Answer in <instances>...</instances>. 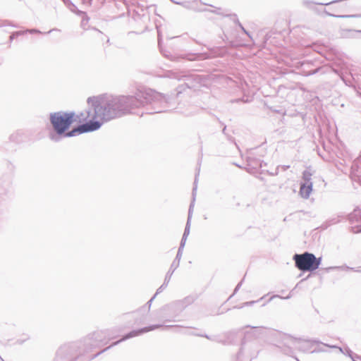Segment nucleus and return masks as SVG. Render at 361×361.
Here are the masks:
<instances>
[{"label":"nucleus","mask_w":361,"mask_h":361,"mask_svg":"<svg viewBox=\"0 0 361 361\" xmlns=\"http://www.w3.org/2000/svg\"><path fill=\"white\" fill-rule=\"evenodd\" d=\"M87 104L90 109L87 117L92 121H108L128 114L133 113L136 109L147 108V114L167 111L172 105L171 99L152 89L138 90L134 96H102L89 97Z\"/></svg>","instance_id":"obj_1"},{"label":"nucleus","mask_w":361,"mask_h":361,"mask_svg":"<svg viewBox=\"0 0 361 361\" xmlns=\"http://www.w3.org/2000/svg\"><path fill=\"white\" fill-rule=\"evenodd\" d=\"M75 113L73 111H57L49 115L50 123L54 132L49 133V139L55 142H60L63 137H74L85 133L98 130L102 126L99 121H92L78 126L71 130L66 132L74 122Z\"/></svg>","instance_id":"obj_2"},{"label":"nucleus","mask_w":361,"mask_h":361,"mask_svg":"<svg viewBox=\"0 0 361 361\" xmlns=\"http://www.w3.org/2000/svg\"><path fill=\"white\" fill-rule=\"evenodd\" d=\"M295 267L301 271H313L317 269L321 264L322 258H317L312 253L305 252L302 254H295L293 257Z\"/></svg>","instance_id":"obj_3"},{"label":"nucleus","mask_w":361,"mask_h":361,"mask_svg":"<svg viewBox=\"0 0 361 361\" xmlns=\"http://www.w3.org/2000/svg\"><path fill=\"white\" fill-rule=\"evenodd\" d=\"M301 342L305 343L306 341L302 338H295L290 335L284 334L281 337V348L285 354L289 355L293 353V348L297 349L298 343Z\"/></svg>","instance_id":"obj_4"},{"label":"nucleus","mask_w":361,"mask_h":361,"mask_svg":"<svg viewBox=\"0 0 361 361\" xmlns=\"http://www.w3.org/2000/svg\"><path fill=\"white\" fill-rule=\"evenodd\" d=\"M195 298L193 296H187L182 300L174 301L166 305L164 309L173 310L174 312H180L184 310L186 307L192 304L195 301Z\"/></svg>","instance_id":"obj_5"},{"label":"nucleus","mask_w":361,"mask_h":361,"mask_svg":"<svg viewBox=\"0 0 361 361\" xmlns=\"http://www.w3.org/2000/svg\"><path fill=\"white\" fill-rule=\"evenodd\" d=\"M161 326H162L161 324H154V325H150L149 326L144 327V328H142V329H140L137 330H133V331H130V333L127 334L126 335H125L121 340H119L116 342H114L111 346L116 345L118 343H121V341H126L128 338H133L135 336H137L142 334L155 330Z\"/></svg>","instance_id":"obj_6"},{"label":"nucleus","mask_w":361,"mask_h":361,"mask_svg":"<svg viewBox=\"0 0 361 361\" xmlns=\"http://www.w3.org/2000/svg\"><path fill=\"white\" fill-rule=\"evenodd\" d=\"M197 175L198 174H196V176H195V181H194V187H193V189H192L193 200L191 202V204L190 205V207H189L188 220H187V223H186L185 228V230H184V233H183V236L186 237V238H188V235L190 233V221H191V218H192V208L194 207L195 191L197 190Z\"/></svg>","instance_id":"obj_7"},{"label":"nucleus","mask_w":361,"mask_h":361,"mask_svg":"<svg viewBox=\"0 0 361 361\" xmlns=\"http://www.w3.org/2000/svg\"><path fill=\"white\" fill-rule=\"evenodd\" d=\"M312 183H309L308 184L301 183L300 188V195L302 197L305 199H307L310 197L312 191Z\"/></svg>","instance_id":"obj_8"},{"label":"nucleus","mask_w":361,"mask_h":361,"mask_svg":"<svg viewBox=\"0 0 361 361\" xmlns=\"http://www.w3.org/2000/svg\"><path fill=\"white\" fill-rule=\"evenodd\" d=\"M303 340H305L306 342L304 343V342H301L300 343H298L297 345V350H300V351H302V352H307V350H309L310 348H311V345H310V343H322V342L317 341V340H308V339H305V338H302Z\"/></svg>","instance_id":"obj_9"},{"label":"nucleus","mask_w":361,"mask_h":361,"mask_svg":"<svg viewBox=\"0 0 361 361\" xmlns=\"http://www.w3.org/2000/svg\"><path fill=\"white\" fill-rule=\"evenodd\" d=\"M312 175H313V173L311 172V171L310 169L304 171L302 173V180H303L302 183H306V184H308L309 183H312Z\"/></svg>","instance_id":"obj_10"},{"label":"nucleus","mask_w":361,"mask_h":361,"mask_svg":"<svg viewBox=\"0 0 361 361\" xmlns=\"http://www.w3.org/2000/svg\"><path fill=\"white\" fill-rule=\"evenodd\" d=\"M170 280H171V274L170 275L169 274H166V276H165L164 281L163 284L157 290V292L154 294V295L157 296V295H158L164 289H165L166 288V286H168Z\"/></svg>","instance_id":"obj_11"},{"label":"nucleus","mask_w":361,"mask_h":361,"mask_svg":"<svg viewBox=\"0 0 361 361\" xmlns=\"http://www.w3.org/2000/svg\"><path fill=\"white\" fill-rule=\"evenodd\" d=\"M208 58V56L206 53H200V54H195L191 55L190 58H188L189 60H204Z\"/></svg>","instance_id":"obj_12"},{"label":"nucleus","mask_w":361,"mask_h":361,"mask_svg":"<svg viewBox=\"0 0 361 361\" xmlns=\"http://www.w3.org/2000/svg\"><path fill=\"white\" fill-rule=\"evenodd\" d=\"M328 16H334L338 18H361V14H354V15H333L326 12Z\"/></svg>","instance_id":"obj_13"},{"label":"nucleus","mask_w":361,"mask_h":361,"mask_svg":"<svg viewBox=\"0 0 361 361\" xmlns=\"http://www.w3.org/2000/svg\"><path fill=\"white\" fill-rule=\"evenodd\" d=\"M178 267V261L176 262V260H173L172 262L171 267L169 270V271L166 273V274H171V276L173 274L174 271Z\"/></svg>","instance_id":"obj_14"},{"label":"nucleus","mask_w":361,"mask_h":361,"mask_svg":"<svg viewBox=\"0 0 361 361\" xmlns=\"http://www.w3.org/2000/svg\"><path fill=\"white\" fill-rule=\"evenodd\" d=\"M25 34V32L24 30L23 31H16V32H13L11 35H10V37H9V39L10 41H13L16 37L20 36V35H22Z\"/></svg>","instance_id":"obj_15"},{"label":"nucleus","mask_w":361,"mask_h":361,"mask_svg":"<svg viewBox=\"0 0 361 361\" xmlns=\"http://www.w3.org/2000/svg\"><path fill=\"white\" fill-rule=\"evenodd\" d=\"M329 269H338V270L347 271V270H353V268H350L348 266H341V267H331L329 268Z\"/></svg>","instance_id":"obj_16"},{"label":"nucleus","mask_w":361,"mask_h":361,"mask_svg":"<svg viewBox=\"0 0 361 361\" xmlns=\"http://www.w3.org/2000/svg\"><path fill=\"white\" fill-rule=\"evenodd\" d=\"M248 327H250V326H248ZM251 328L255 330L254 334L257 336L262 334V331L264 329L263 327L251 326Z\"/></svg>","instance_id":"obj_17"},{"label":"nucleus","mask_w":361,"mask_h":361,"mask_svg":"<svg viewBox=\"0 0 361 361\" xmlns=\"http://www.w3.org/2000/svg\"><path fill=\"white\" fill-rule=\"evenodd\" d=\"M259 300H252V301H249V302H245L244 303H243L239 307H236L237 308H239V309H241L244 307H246V306H250V305H252L253 304L257 302Z\"/></svg>","instance_id":"obj_18"},{"label":"nucleus","mask_w":361,"mask_h":361,"mask_svg":"<svg viewBox=\"0 0 361 361\" xmlns=\"http://www.w3.org/2000/svg\"><path fill=\"white\" fill-rule=\"evenodd\" d=\"M4 26H12V27H16L15 25H13L11 21H8V20H4L2 21V23L0 24V27H4Z\"/></svg>","instance_id":"obj_19"},{"label":"nucleus","mask_w":361,"mask_h":361,"mask_svg":"<svg viewBox=\"0 0 361 361\" xmlns=\"http://www.w3.org/2000/svg\"><path fill=\"white\" fill-rule=\"evenodd\" d=\"M25 33H30V34H37V33H42L41 31H39L37 29H27L24 30Z\"/></svg>","instance_id":"obj_20"},{"label":"nucleus","mask_w":361,"mask_h":361,"mask_svg":"<svg viewBox=\"0 0 361 361\" xmlns=\"http://www.w3.org/2000/svg\"><path fill=\"white\" fill-rule=\"evenodd\" d=\"M186 239H187L186 237H184V236L182 237V239H181V241H180V246H179L178 249L183 250L184 246L185 245Z\"/></svg>","instance_id":"obj_21"},{"label":"nucleus","mask_w":361,"mask_h":361,"mask_svg":"<svg viewBox=\"0 0 361 361\" xmlns=\"http://www.w3.org/2000/svg\"><path fill=\"white\" fill-rule=\"evenodd\" d=\"M183 250L178 249L176 259L174 260L178 261V264L180 263V258L182 257Z\"/></svg>","instance_id":"obj_22"},{"label":"nucleus","mask_w":361,"mask_h":361,"mask_svg":"<svg viewBox=\"0 0 361 361\" xmlns=\"http://www.w3.org/2000/svg\"><path fill=\"white\" fill-rule=\"evenodd\" d=\"M243 355V346L240 348V351L237 354L236 360L237 361H241V357Z\"/></svg>","instance_id":"obj_23"},{"label":"nucleus","mask_w":361,"mask_h":361,"mask_svg":"<svg viewBox=\"0 0 361 361\" xmlns=\"http://www.w3.org/2000/svg\"><path fill=\"white\" fill-rule=\"evenodd\" d=\"M66 350V347H62L57 351V357H59L61 355H62Z\"/></svg>","instance_id":"obj_24"},{"label":"nucleus","mask_w":361,"mask_h":361,"mask_svg":"<svg viewBox=\"0 0 361 361\" xmlns=\"http://www.w3.org/2000/svg\"><path fill=\"white\" fill-rule=\"evenodd\" d=\"M236 22H237L238 25H239V27L241 28V30H243V31L246 35H247L249 37H250V36L249 32H247V30L243 27V26L241 25V23H240L238 20H236Z\"/></svg>","instance_id":"obj_25"},{"label":"nucleus","mask_w":361,"mask_h":361,"mask_svg":"<svg viewBox=\"0 0 361 361\" xmlns=\"http://www.w3.org/2000/svg\"><path fill=\"white\" fill-rule=\"evenodd\" d=\"M242 283H243V281H241L240 283H238V284L236 286V287L234 289L233 295L235 294L238 292V290H239V288L242 286Z\"/></svg>","instance_id":"obj_26"},{"label":"nucleus","mask_w":361,"mask_h":361,"mask_svg":"<svg viewBox=\"0 0 361 361\" xmlns=\"http://www.w3.org/2000/svg\"><path fill=\"white\" fill-rule=\"evenodd\" d=\"M156 295H154L148 302H147V305H149L148 307V309L149 310L150 308V306H151V304H152V300L155 298Z\"/></svg>","instance_id":"obj_27"},{"label":"nucleus","mask_w":361,"mask_h":361,"mask_svg":"<svg viewBox=\"0 0 361 361\" xmlns=\"http://www.w3.org/2000/svg\"><path fill=\"white\" fill-rule=\"evenodd\" d=\"M111 346H109L108 348H106V349H104V350L102 351H100L99 353H98L97 354L94 355L93 357H96L97 355H100L101 353H102L104 351L106 350L107 349L110 348Z\"/></svg>","instance_id":"obj_28"},{"label":"nucleus","mask_w":361,"mask_h":361,"mask_svg":"<svg viewBox=\"0 0 361 361\" xmlns=\"http://www.w3.org/2000/svg\"><path fill=\"white\" fill-rule=\"evenodd\" d=\"M185 85L188 87V88H192L194 87L193 85H190L188 82H185Z\"/></svg>","instance_id":"obj_29"},{"label":"nucleus","mask_w":361,"mask_h":361,"mask_svg":"<svg viewBox=\"0 0 361 361\" xmlns=\"http://www.w3.org/2000/svg\"><path fill=\"white\" fill-rule=\"evenodd\" d=\"M204 336L205 338H207L209 339V340L216 341V339L212 338H210V337H209V336H207V335H205V336Z\"/></svg>","instance_id":"obj_30"},{"label":"nucleus","mask_w":361,"mask_h":361,"mask_svg":"<svg viewBox=\"0 0 361 361\" xmlns=\"http://www.w3.org/2000/svg\"><path fill=\"white\" fill-rule=\"evenodd\" d=\"M192 77L193 78L194 80H197L199 76L197 75H192Z\"/></svg>","instance_id":"obj_31"},{"label":"nucleus","mask_w":361,"mask_h":361,"mask_svg":"<svg viewBox=\"0 0 361 361\" xmlns=\"http://www.w3.org/2000/svg\"><path fill=\"white\" fill-rule=\"evenodd\" d=\"M324 345H326V346H329V347H330V348H338V347H337V346H336V345H327V344H324Z\"/></svg>","instance_id":"obj_32"},{"label":"nucleus","mask_w":361,"mask_h":361,"mask_svg":"<svg viewBox=\"0 0 361 361\" xmlns=\"http://www.w3.org/2000/svg\"><path fill=\"white\" fill-rule=\"evenodd\" d=\"M56 30H58L57 29H51L49 32H47V33H51V32L56 31Z\"/></svg>","instance_id":"obj_33"},{"label":"nucleus","mask_w":361,"mask_h":361,"mask_svg":"<svg viewBox=\"0 0 361 361\" xmlns=\"http://www.w3.org/2000/svg\"><path fill=\"white\" fill-rule=\"evenodd\" d=\"M283 167L284 170H286L287 169L289 168V166H283Z\"/></svg>","instance_id":"obj_34"},{"label":"nucleus","mask_w":361,"mask_h":361,"mask_svg":"<svg viewBox=\"0 0 361 361\" xmlns=\"http://www.w3.org/2000/svg\"><path fill=\"white\" fill-rule=\"evenodd\" d=\"M171 1H173V3L176 4H180V3L177 2V1H173V0H171Z\"/></svg>","instance_id":"obj_35"},{"label":"nucleus","mask_w":361,"mask_h":361,"mask_svg":"<svg viewBox=\"0 0 361 361\" xmlns=\"http://www.w3.org/2000/svg\"><path fill=\"white\" fill-rule=\"evenodd\" d=\"M322 350H312V353H314V352H322Z\"/></svg>","instance_id":"obj_36"},{"label":"nucleus","mask_w":361,"mask_h":361,"mask_svg":"<svg viewBox=\"0 0 361 361\" xmlns=\"http://www.w3.org/2000/svg\"><path fill=\"white\" fill-rule=\"evenodd\" d=\"M276 297H279V295H274V296H272V297L269 299V300H271L272 298H276Z\"/></svg>","instance_id":"obj_37"},{"label":"nucleus","mask_w":361,"mask_h":361,"mask_svg":"<svg viewBox=\"0 0 361 361\" xmlns=\"http://www.w3.org/2000/svg\"><path fill=\"white\" fill-rule=\"evenodd\" d=\"M174 78H177L178 80H180V78L179 77L176 76V75L174 76Z\"/></svg>","instance_id":"obj_38"},{"label":"nucleus","mask_w":361,"mask_h":361,"mask_svg":"<svg viewBox=\"0 0 361 361\" xmlns=\"http://www.w3.org/2000/svg\"><path fill=\"white\" fill-rule=\"evenodd\" d=\"M338 349H339V350H340L341 353H343V350H342V348H338Z\"/></svg>","instance_id":"obj_39"},{"label":"nucleus","mask_w":361,"mask_h":361,"mask_svg":"<svg viewBox=\"0 0 361 361\" xmlns=\"http://www.w3.org/2000/svg\"><path fill=\"white\" fill-rule=\"evenodd\" d=\"M226 127L223 129V133H225Z\"/></svg>","instance_id":"obj_40"},{"label":"nucleus","mask_w":361,"mask_h":361,"mask_svg":"<svg viewBox=\"0 0 361 361\" xmlns=\"http://www.w3.org/2000/svg\"><path fill=\"white\" fill-rule=\"evenodd\" d=\"M183 78H187L186 80H188V77H187V76H185V75H183Z\"/></svg>","instance_id":"obj_41"},{"label":"nucleus","mask_w":361,"mask_h":361,"mask_svg":"<svg viewBox=\"0 0 361 361\" xmlns=\"http://www.w3.org/2000/svg\"><path fill=\"white\" fill-rule=\"evenodd\" d=\"M297 361H300L298 358H296Z\"/></svg>","instance_id":"obj_42"},{"label":"nucleus","mask_w":361,"mask_h":361,"mask_svg":"<svg viewBox=\"0 0 361 361\" xmlns=\"http://www.w3.org/2000/svg\"><path fill=\"white\" fill-rule=\"evenodd\" d=\"M359 32H361V30H360V31H359Z\"/></svg>","instance_id":"obj_43"}]
</instances>
